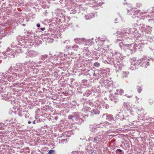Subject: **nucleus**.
<instances>
[{"instance_id":"864d4df0","label":"nucleus","mask_w":154,"mask_h":154,"mask_svg":"<svg viewBox=\"0 0 154 154\" xmlns=\"http://www.w3.org/2000/svg\"><path fill=\"white\" fill-rule=\"evenodd\" d=\"M90 152L91 154H96V153L94 152L93 149H91L90 150Z\"/></svg>"},{"instance_id":"a19ab883","label":"nucleus","mask_w":154,"mask_h":154,"mask_svg":"<svg viewBox=\"0 0 154 154\" xmlns=\"http://www.w3.org/2000/svg\"><path fill=\"white\" fill-rule=\"evenodd\" d=\"M67 142V139H63L61 140V143L63 144L66 143Z\"/></svg>"},{"instance_id":"c756f323","label":"nucleus","mask_w":154,"mask_h":154,"mask_svg":"<svg viewBox=\"0 0 154 154\" xmlns=\"http://www.w3.org/2000/svg\"><path fill=\"white\" fill-rule=\"evenodd\" d=\"M154 17H153V16H152L151 14L149 16V18L147 19V20L151 23H154V18H153Z\"/></svg>"},{"instance_id":"f3484780","label":"nucleus","mask_w":154,"mask_h":154,"mask_svg":"<svg viewBox=\"0 0 154 154\" xmlns=\"http://www.w3.org/2000/svg\"><path fill=\"white\" fill-rule=\"evenodd\" d=\"M78 113H75V114L74 119L75 121V123L80 125L83 122L84 120L83 119L79 118V116Z\"/></svg>"},{"instance_id":"ddd939ff","label":"nucleus","mask_w":154,"mask_h":154,"mask_svg":"<svg viewBox=\"0 0 154 154\" xmlns=\"http://www.w3.org/2000/svg\"><path fill=\"white\" fill-rule=\"evenodd\" d=\"M150 61V60L146 57H144L142 58L141 66L145 68H146L149 65Z\"/></svg>"},{"instance_id":"b1692460","label":"nucleus","mask_w":154,"mask_h":154,"mask_svg":"<svg viewBox=\"0 0 154 154\" xmlns=\"http://www.w3.org/2000/svg\"><path fill=\"white\" fill-rule=\"evenodd\" d=\"M83 38H76L74 39V41L76 44H82Z\"/></svg>"},{"instance_id":"0e129e2a","label":"nucleus","mask_w":154,"mask_h":154,"mask_svg":"<svg viewBox=\"0 0 154 154\" xmlns=\"http://www.w3.org/2000/svg\"><path fill=\"white\" fill-rule=\"evenodd\" d=\"M108 39H106L105 40H101V41L103 42V43H104V42L105 41H108Z\"/></svg>"},{"instance_id":"6e6552de","label":"nucleus","mask_w":154,"mask_h":154,"mask_svg":"<svg viewBox=\"0 0 154 154\" xmlns=\"http://www.w3.org/2000/svg\"><path fill=\"white\" fill-rule=\"evenodd\" d=\"M66 49L69 52L68 53L72 55L74 54V53L72 51V50L75 51L80 52L81 50H83V49L79 48V46L76 44H74L72 46H66Z\"/></svg>"},{"instance_id":"8fccbe9b","label":"nucleus","mask_w":154,"mask_h":154,"mask_svg":"<svg viewBox=\"0 0 154 154\" xmlns=\"http://www.w3.org/2000/svg\"><path fill=\"white\" fill-rule=\"evenodd\" d=\"M147 42H149L148 41H147V42H146V41H145L144 42V40H143L141 42V44L143 45H144L145 44H148Z\"/></svg>"},{"instance_id":"9d476101","label":"nucleus","mask_w":154,"mask_h":154,"mask_svg":"<svg viewBox=\"0 0 154 154\" xmlns=\"http://www.w3.org/2000/svg\"><path fill=\"white\" fill-rule=\"evenodd\" d=\"M131 60L132 61L130 66V69L131 70L137 69L139 65H141L142 59L137 60L135 58H131Z\"/></svg>"},{"instance_id":"680f3d73","label":"nucleus","mask_w":154,"mask_h":154,"mask_svg":"<svg viewBox=\"0 0 154 154\" xmlns=\"http://www.w3.org/2000/svg\"><path fill=\"white\" fill-rule=\"evenodd\" d=\"M125 96L128 98H131L132 97V95H128L126 94Z\"/></svg>"},{"instance_id":"a878e982","label":"nucleus","mask_w":154,"mask_h":154,"mask_svg":"<svg viewBox=\"0 0 154 154\" xmlns=\"http://www.w3.org/2000/svg\"><path fill=\"white\" fill-rule=\"evenodd\" d=\"M140 10H134V11H132L131 13L132 14V17L133 18H135L136 16V15H138V14H140Z\"/></svg>"},{"instance_id":"ea45409f","label":"nucleus","mask_w":154,"mask_h":154,"mask_svg":"<svg viewBox=\"0 0 154 154\" xmlns=\"http://www.w3.org/2000/svg\"><path fill=\"white\" fill-rule=\"evenodd\" d=\"M136 6L137 8H139L141 7L142 6V5L140 3L138 2L136 3Z\"/></svg>"},{"instance_id":"4d7b16f0","label":"nucleus","mask_w":154,"mask_h":154,"mask_svg":"<svg viewBox=\"0 0 154 154\" xmlns=\"http://www.w3.org/2000/svg\"><path fill=\"white\" fill-rule=\"evenodd\" d=\"M124 92V91L122 89H121L119 91V93L121 95H122V93Z\"/></svg>"},{"instance_id":"09e8293b","label":"nucleus","mask_w":154,"mask_h":154,"mask_svg":"<svg viewBox=\"0 0 154 154\" xmlns=\"http://www.w3.org/2000/svg\"><path fill=\"white\" fill-rule=\"evenodd\" d=\"M54 150H50L48 152L49 154H54Z\"/></svg>"},{"instance_id":"0eeeda50","label":"nucleus","mask_w":154,"mask_h":154,"mask_svg":"<svg viewBox=\"0 0 154 154\" xmlns=\"http://www.w3.org/2000/svg\"><path fill=\"white\" fill-rule=\"evenodd\" d=\"M154 17V7L152 8V10L151 11L147 10L146 11L140 12V14H139V16L141 19L145 20L148 19L150 15Z\"/></svg>"},{"instance_id":"72a5a7b5","label":"nucleus","mask_w":154,"mask_h":154,"mask_svg":"<svg viewBox=\"0 0 154 154\" xmlns=\"http://www.w3.org/2000/svg\"><path fill=\"white\" fill-rule=\"evenodd\" d=\"M94 3H96L97 5V6H101L102 4H103V2L101 3L100 2V0H94Z\"/></svg>"},{"instance_id":"423d86ee","label":"nucleus","mask_w":154,"mask_h":154,"mask_svg":"<svg viewBox=\"0 0 154 154\" xmlns=\"http://www.w3.org/2000/svg\"><path fill=\"white\" fill-rule=\"evenodd\" d=\"M139 28L141 32L144 31L145 30L147 32V29L149 30V31L145 34L146 37L147 38L149 39H152L153 38L154 36L151 34L150 30H151L152 28L150 26H146L142 24L140 25Z\"/></svg>"},{"instance_id":"4be33fe9","label":"nucleus","mask_w":154,"mask_h":154,"mask_svg":"<svg viewBox=\"0 0 154 154\" xmlns=\"http://www.w3.org/2000/svg\"><path fill=\"white\" fill-rule=\"evenodd\" d=\"M133 9V7L131 4H129L128 5V8H127V14L128 15H132V14L131 12L132 11V9Z\"/></svg>"},{"instance_id":"39448f33","label":"nucleus","mask_w":154,"mask_h":154,"mask_svg":"<svg viewBox=\"0 0 154 154\" xmlns=\"http://www.w3.org/2000/svg\"><path fill=\"white\" fill-rule=\"evenodd\" d=\"M18 51V50L17 51H14L9 47H8L6 50V52H4L2 53L4 56L2 57L4 58H6L7 57L11 58L15 57L17 56Z\"/></svg>"},{"instance_id":"4c0bfd02","label":"nucleus","mask_w":154,"mask_h":154,"mask_svg":"<svg viewBox=\"0 0 154 154\" xmlns=\"http://www.w3.org/2000/svg\"><path fill=\"white\" fill-rule=\"evenodd\" d=\"M94 66L95 67L97 68V67H99L100 66V64L99 63L97 62H95L94 63Z\"/></svg>"},{"instance_id":"f03ea898","label":"nucleus","mask_w":154,"mask_h":154,"mask_svg":"<svg viewBox=\"0 0 154 154\" xmlns=\"http://www.w3.org/2000/svg\"><path fill=\"white\" fill-rule=\"evenodd\" d=\"M138 33V31L136 28H132L125 29L124 30H122L121 31L118 32V34L116 36L118 38H126L128 35L129 34L136 35Z\"/></svg>"},{"instance_id":"9b49d317","label":"nucleus","mask_w":154,"mask_h":154,"mask_svg":"<svg viewBox=\"0 0 154 154\" xmlns=\"http://www.w3.org/2000/svg\"><path fill=\"white\" fill-rule=\"evenodd\" d=\"M108 122H104L102 123L101 124L98 125H90L89 126V130L92 132L94 131L95 130H97V128H102V125L104 126L105 125H106L108 124Z\"/></svg>"},{"instance_id":"a211bd4d","label":"nucleus","mask_w":154,"mask_h":154,"mask_svg":"<svg viewBox=\"0 0 154 154\" xmlns=\"http://www.w3.org/2000/svg\"><path fill=\"white\" fill-rule=\"evenodd\" d=\"M9 139L8 137L5 134L0 135V143H7Z\"/></svg>"},{"instance_id":"49530a36","label":"nucleus","mask_w":154,"mask_h":154,"mask_svg":"<svg viewBox=\"0 0 154 154\" xmlns=\"http://www.w3.org/2000/svg\"><path fill=\"white\" fill-rule=\"evenodd\" d=\"M102 81L103 83L104 84V85L107 84L109 83L108 81L107 80L103 79L102 80Z\"/></svg>"},{"instance_id":"bb28decb","label":"nucleus","mask_w":154,"mask_h":154,"mask_svg":"<svg viewBox=\"0 0 154 154\" xmlns=\"http://www.w3.org/2000/svg\"><path fill=\"white\" fill-rule=\"evenodd\" d=\"M91 113L94 114H99L100 113V111L97 109V107H95L94 109H92L91 111Z\"/></svg>"},{"instance_id":"20e7f679","label":"nucleus","mask_w":154,"mask_h":154,"mask_svg":"<svg viewBox=\"0 0 154 154\" xmlns=\"http://www.w3.org/2000/svg\"><path fill=\"white\" fill-rule=\"evenodd\" d=\"M113 56L109 61V64H112L115 67L116 72L121 70L123 65L118 60V58L116 57Z\"/></svg>"},{"instance_id":"a18cd8bd","label":"nucleus","mask_w":154,"mask_h":154,"mask_svg":"<svg viewBox=\"0 0 154 154\" xmlns=\"http://www.w3.org/2000/svg\"><path fill=\"white\" fill-rule=\"evenodd\" d=\"M74 117H75V114L74 115V116H69L68 117V119H72L73 120H75L74 119Z\"/></svg>"},{"instance_id":"e433bc0d","label":"nucleus","mask_w":154,"mask_h":154,"mask_svg":"<svg viewBox=\"0 0 154 154\" xmlns=\"http://www.w3.org/2000/svg\"><path fill=\"white\" fill-rule=\"evenodd\" d=\"M48 57V55L45 54L41 56V60H45V59H47Z\"/></svg>"},{"instance_id":"2eb2a0df","label":"nucleus","mask_w":154,"mask_h":154,"mask_svg":"<svg viewBox=\"0 0 154 154\" xmlns=\"http://www.w3.org/2000/svg\"><path fill=\"white\" fill-rule=\"evenodd\" d=\"M26 54L27 56L31 57H33L38 55V52L33 50L29 51L26 52Z\"/></svg>"},{"instance_id":"473e14b6","label":"nucleus","mask_w":154,"mask_h":154,"mask_svg":"<svg viewBox=\"0 0 154 154\" xmlns=\"http://www.w3.org/2000/svg\"><path fill=\"white\" fill-rule=\"evenodd\" d=\"M91 109L89 107H85L82 109V111L85 112L89 111Z\"/></svg>"},{"instance_id":"052dcab7","label":"nucleus","mask_w":154,"mask_h":154,"mask_svg":"<svg viewBox=\"0 0 154 154\" xmlns=\"http://www.w3.org/2000/svg\"><path fill=\"white\" fill-rule=\"evenodd\" d=\"M25 117L27 119V118H28L29 117V116L28 114H25Z\"/></svg>"},{"instance_id":"338daca9","label":"nucleus","mask_w":154,"mask_h":154,"mask_svg":"<svg viewBox=\"0 0 154 154\" xmlns=\"http://www.w3.org/2000/svg\"><path fill=\"white\" fill-rule=\"evenodd\" d=\"M91 72H92V73H93V76H94V75H96L95 74V73L94 72V71H93L92 70H91Z\"/></svg>"},{"instance_id":"412c9836","label":"nucleus","mask_w":154,"mask_h":154,"mask_svg":"<svg viewBox=\"0 0 154 154\" xmlns=\"http://www.w3.org/2000/svg\"><path fill=\"white\" fill-rule=\"evenodd\" d=\"M28 63V62H25L24 63V65L26 66V67L29 68L30 70L32 69L33 67H34V63L32 62L29 63L28 65L27 63Z\"/></svg>"},{"instance_id":"f8f14e48","label":"nucleus","mask_w":154,"mask_h":154,"mask_svg":"<svg viewBox=\"0 0 154 154\" xmlns=\"http://www.w3.org/2000/svg\"><path fill=\"white\" fill-rule=\"evenodd\" d=\"M8 70L5 73V76H4L3 75V74L2 72H0V83H2L3 84H4V82H5V83H8V81H9L10 82H11V81H10L8 80V79H7L6 78L8 77L10 73L11 72H8Z\"/></svg>"},{"instance_id":"5701e85b","label":"nucleus","mask_w":154,"mask_h":154,"mask_svg":"<svg viewBox=\"0 0 154 154\" xmlns=\"http://www.w3.org/2000/svg\"><path fill=\"white\" fill-rule=\"evenodd\" d=\"M95 17V14L94 13H90L89 14L85 15L84 17L86 20H90L91 18Z\"/></svg>"},{"instance_id":"6ab92c4d","label":"nucleus","mask_w":154,"mask_h":154,"mask_svg":"<svg viewBox=\"0 0 154 154\" xmlns=\"http://www.w3.org/2000/svg\"><path fill=\"white\" fill-rule=\"evenodd\" d=\"M120 120L124 121L125 122L128 124L129 125H130L129 123L131 122H132L129 119L128 116L127 115L125 116H123L122 118H121Z\"/></svg>"},{"instance_id":"f704fd0d","label":"nucleus","mask_w":154,"mask_h":154,"mask_svg":"<svg viewBox=\"0 0 154 154\" xmlns=\"http://www.w3.org/2000/svg\"><path fill=\"white\" fill-rule=\"evenodd\" d=\"M143 86L141 85V86H137V92L139 93H140L142 90Z\"/></svg>"},{"instance_id":"774afa93","label":"nucleus","mask_w":154,"mask_h":154,"mask_svg":"<svg viewBox=\"0 0 154 154\" xmlns=\"http://www.w3.org/2000/svg\"><path fill=\"white\" fill-rule=\"evenodd\" d=\"M99 41H100V40H99L98 39V38H97V39H95V41L97 43V42H98Z\"/></svg>"},{"instance_id":"5fc2aeb1","label":"nucleus","mask_w":154,"mask_h":154,"mask_svg":"<svg viewBox=\"0 0 154 154\" xmlns=\"http://www.w3.org/2000/svg\"><path fill=\"white\" fill-rule=\"evenodd\" d=\"M30 35H31V37H34L35 36H36L35 35V33H33V32L32 33H30Z\"/></svg>"},{"instance_id":"79ce46f5","label":"nucleus","mask_w":154,"mask_h":154,"mask_svg":"<svg viewBox=\"0 0 154 154\" xmlns=\"http://www.w3.org/2000/svg\"><path fill=\"white\" fill-rule=\"evenodd\" d=\"M118 152H120L122 154H124V152L121 149H118L116 150V152L118 153Z\"/></svg>"},{"instance_id":"bf43d9fd","label":"nucleus","mask_w":154,"mask_h":154,"mask_svg":"<svg viewBox=\"0 0 154 154\" xmlns=\"http://www.w3.org/2000/svg\"><path fill=\"white\" fill-rule=\"evenodd\" d=\"M37 43V42H33V43L32 44V45L30 44V45L31 46H32V45H34V46H35V45H36V44Z\"/></svg>"},{"instance_id":"13d9d810","label":"nucleus","mask_w":154,"mask_h":154,"mask_svg":"<svg viewBox=\"0 0 154 154\" xmlns=\"http://www.w3.org/2000/svg\"><path fill=\"white\" fill-rule=\"evenodd\" d=\"M69 42L70 41H69V40H66L65 41H64V42H63V43H64V44H65V43H66V44H68V42Z\"/></svg>"},{"instance_id":"c03bdc74","label":"nucleus","mask_w":154,"mask_h":154,"mask_svg":"<svg viewBox=\"0 0 154 154\" xmlns=\"http://www.w3.org/2000/svg\"><path fill=\"white\" fill-rule=\"evenodd\" d=\"M121 113L120 112H119L118 114H117L116 116V119H121V117L120 118V114Z\"/></svg>"},{"instance_id":"6e6d98bb","label":"nucleus","mask_w":154,"mask_h":154,"mask_svg":"<svg viewBox=\"0 0 154 154\" xmlns=\"http://www.w3.org/2000/svg\"><path fill=\"white\" fill-rule=\"evenodd\" d=\"M123 104L124 107H125L126 108H128V106L126 103H123Z\"/></svg>"},{"instance_id":"37998d69","label":"nucleus","mask_w":154,"mask_h":154,"mask_svg":"<svg viewBox=\"0 0 154 154\" xmlns=\"http://www.w3.org/2000/svg\"><path fill=\"white\" fill-rule=\"evenodd\" d=\"M23 69L26 72L30 71V70L29 69V68L26 67V66L25 65V66L24 65Z\"/></svg>"},{"instance_id":"4468645a","label":"nucleus","mask_w":154,"mask_h":154,"mask_svg":"<svg viewBox=\"0 0 154 154\" xmlns=\"http://www.w3.org/2000/svg\"><path fill=\"white\" fill-rule=\"evenodd\" d=\"M103 139V136L102 134L99 133L97 134V136L94 137H92L91 138V140L93 143H96L95 144H97L99 141H100L101 139Z\"/></svg>"},{"instance_id":"c85d7f7f","label":"nucleus","mask_w":154,"mask_h":154,"mask_svg":"<svg viewBox=\"0 0 154 154\" xmlns=\"http://www.w3.org/2000/svg\"><path fill=\"white\" fill-rule=\"evenodd\" d=\"M34 65H36L37 67H39L42 64L43 62L39 60L36 61L35 62H34Z\"/></svg>"},{"instance_id":"aec40b11","label":"nucleus","mask_w":154,"mask_h":154,"mask_svg":"<svg viewBox=\"0 0 154 154\" xmlns=\"http://www.w3.org/2000/svg\"><path fill=\"white\" fill-rule=\"evenodd\" d=\"M102 118L104 120L109 121H112V117L111 116L108 114H103L102 116Z\"/></svg>"},{"instance_id":"f257e3e1","label":"nucleus","mask_w":154,"mask_h":154,"mask_svg":"<svg viewBox=\"0 0 154 154\" xmlns=\"http://www.w3.org/2000/svg\"><path fill=\"white\" fill-rule=\"evenodd\" d=\"M24 65H23L21 67L18 68H15L14 67L11 66L8 70L9 72H11L8 77L6 78L10 81L13 82L19 79H22V75L20 72H23L24 69Z\"/></svg>"},{"instance_id":"69168bd1","label":"nucleus","mask_w":154,"mask_h":154,"mask_svg":"<svg viewBox=\"0 0 154 154\" xmlns=\"http://www.w3.org/2000/svg\"><path fill=\"white\" fill-rule=\"evenodd\" d=\"M45 27H42V28H41L40 29L41 30V31H44L45 30Z\"/></svg>"},{"instance_id":"393cba45","label":"nucleus","mask_w":154,"mask_h":154,"mask_svg":"<svg viewBox=\"0 0 154 154\" xmlns=\"http://www.w3.org/2000/svg\"><path fill=\"white\" fill-rule=\"evenodd\" d=\"M129 72L128 71H123L122 73V78L123 79H126L128 77Z\"/></svg>"},{"instance_id":"58836bf2","label":"nucleus","mask_w":154,"mask_h":154,"mask_svg":"<svg viewBox=\"0 0 154 154\" xmlns=\"http://www.w3.org/2000/svg\"><path fill=\"white\" fill-rule=\"evenodd\" d=\"M5 123H6L7 124H10V123H11L12 122H13V119L12 120H9V119H7L5 120Z\"/></svg>"},{"instance_id":"dca6fc26","label":"nucleus","mask_w":154,"mask_h":154,"mask_svg":"<svg viewBox=\"0 0 154 154\" xmlns=\"http://www.w3.org/2000/svg\"><path fill=\"white\" fill-rule=\"evenodd\" d=\"M94 39L93 38L91 39H87L83 38L82 44L91 46L94 44V42L92 41Z\"/></svg>"},{"instance_id":"603ef678","label":"nucleus","mask_w":154,"mask_h":154,"mask_svg":"<svg viewBox=\"0 0 154 154\" xmlns=\"http://www.w3.org/2000/svg\"><path fill=\"white\" fill-rule=\"evenodd\" d=\"M71 154H78V153L77 151H73L71 152Z\"/></svg>"},{"instance_id":"cd10ccee","label":"nucleus","mask_w":154,"mask_h":154,"mask_svg":"<svg viewBox=\"0 0 154 154\" xmlns=\"http://www.w3.org/2000/svg\"><path fill=\"white\" fill-rule=\"evenodd\" d=\"M116 54L118 56V57H116L117 58H118V60L119 59V58L121 60H122L126 57L125 56H124L122 55V54H120L119 53L117 52H116Z\"/></svg>"},{"instance_id":"de8ad7c7","label":"nucleus","mask_w":154,"mask_h":154,"mask_svg":"<svg viewBox=\"0 0 154 154\" xmlns=\"http://www.w3.org/2000/svg\"><path fill=\"white\" fill-rule=\"evenodd\" d=\"M91 91H87L85 93V95H86L87 96H89L90 95V92Z\"/></svg>"},{"instance_id":"1a4fd4ad","label":"nucleus","mask_w":154,"mask_h":154,"mask_svg":"<svg viewBox=\"0 0 154 154\" xmlns=\"http://www.w3.org/2000/svg\"><path fill=\"white\" fill-rule=\"evenodd\" d=\"M0 94L2 97V98L4 99L5 100L7 101H11V103L13 104L12 101V97L11 96L10 94H8V93L6 92L4 93L3 88L0 85ZM14 101H13L14 102Z\"/></svg>"},{"instance_id":"7ed1b4c3","label":"nucleus","mask_w":154,"mask_h":154,"mask_svg":"<svg viewBox=\"0 0 154 154\" xmlns=\"http://www.w3.org/2000/svg\"><path fill=\"white\" fill-rule=\"evenodd\" d=\"M119 45L120 48H122L123 45H125L128 47V49L131 51V53H134L135 50L140 49L141 47L140 44H137L136 43H134V45L133 44H125L122 42H120L119 43Z\"/></svg>"},{"instance_id":"3c124183","label":"nucleus","mask_w":154,"mask_h":154,"mask_svg":"<svg viewBox=\"0 0 154 154\" xmlns=\"http://www.w3.org/2000/svg\"><path fill=\"white\" fill-rule=\"evenodd\" d=\"M59 52L58 53H57V54H56V55H55L54 56H57V60H58L60 58V56L59 55Z\"/></svg>"},{"instance_id":"c9c22d12","label":"nucleus","mask_w":154,"mask_h":154,"mask_svg":"<svg viewBox=\"0 0 154 154\" xmlns=\"http://www.w3.org/2000/svg\"><path fill=\"white\" fill-rule=\"evenodd\" d=\"M23 65L22 63H18L16 64L15 67H14L15 68H18L21 67V66H22V65Z\"/></svg>"},{"instance_id":"2f4dec72","label":"nucleus","mask_w":154,"mask_h":154,"mask_svg":"<svg viewBox=\"0 0 154 154\" xmlns=\"http://www.w3.org/2000/svg\"><path fill=\"white\" fill-rule=\"evenodd\" d=\"M59 55L60 56V60L64 59L66 57L67 55H66L65 54H63L61 52H59Z\"/></svg>"},{"instance_id":"7c9ffc66","label":"nucleus","mask_w":154,"mask_h":154,"mask_svg":"<svg viewBox=\"0 0 154 154\" xmlns=\"http://www.w3.org/2000/svg\"><path fill=\"white\" fill-rule=\"evenodd\" d=\"M62 11L63 10L61 9H58L57 10L56 12V15L60 17L61 15L63 14Z\"/></svg>"},{"instance_id":"e2e57ef3","label":"nucleus","mask_w":154,"mask_h":154,"mask_svg":"<svg viewBox=\"0 0 154 154\" xmlns=\"http://www.w3.org/2000/svg\"><path fill=\"white\" fill-rule=\"evenodd\" d=\"M36 26L38 28H39L40 27V23H38L37 25H36Z\"/></svg>"}]
</instances>
